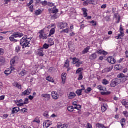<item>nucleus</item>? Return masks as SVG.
<instances>
[{
    "instance_id": "obj_44",
    "label": "nucleus",
    "mask_w": 128,
    "mask_h": 128,
    "mask_svg": "<svg viewBox=\"0 0 128 128\" xmlns=\"http://www.w3.org/2000/svg\"><path fill=\"white\" fill-rule=\"evenodd\" d=\"M74 108L75 110H80V108H82V106H80V105H77V106L74 107Z\"/></svg>"
},
{
    "instance_id": "obj_33",
    "label": "nucleus",
    "mask_w": 128,
    "mask_h": 128,
    "mask_svg": "<svg viewBox=\"0 0 128 128\" xmlns=\"http://www.w3.org/2000/svg\"><path fill=\"white\" fill-rule=\"evenodd\" d=\"M126 76L124 74H120L118 76V78H126Z\"/></svg>"
},
{
    "instance_id": "obj_43",
    "label": "nucleus",
    "mask_w": 128,
    "mask_h": 128,
    "mask_svg": "<svg viewBox=\"0 0 128 128\" xmlns=\"http://www.w3.org/2000/svg\"><path fill=\"white\" fill-rule=\"evenodd\" d=\"M4 50L2 48H0V56H4Z\"/></svg>"
},
{
    "instance_id": "obj_46",
    "label": "nucleus",
    "mask_w": 128,
    "mask_h": 128,
    "mask_svg": "<svg viewBox=\"0 0 128 128\" xmlns=\"http://www.w3.org/2000/svg\"><path fill=\"white\" fill-rule=\"evenodd\" d=\"M42 14V10H36V16H40Z\"/></svg>"
},
{
    "instance_id": "obj_6",
    "label": "nucleus",
    "mask_w": 128,
    "mask_h": 128,
    "mask_svg": "<svg viewBox=\"0 0 128 128\" xmlns=\"http://www.w3.org/2000/svg\"><path fill=\"white\" fill-rule=\"evenodd\" d=\"M52 96L53 100H58V98H60V95H58V92L54 91L52 92Z\"/></svg>"
},
{
    "instance_id": "obj_8",
    "label": "nucleus",
    "mask_w": 128,
    "mask_h": 128,
    "mask_svg": "<svg viewBox=\"0 0 128 128\" xmlns=\"http://www.w3.org/2000/svg\"><path fill=\"white\" fill-rule=\"evenodd\" d=\"M42 98H44V100L48 102L50 100V94H43L42 95Z\"/></svg>"
},
{
    "instance_id": "obj_57",
    "label": "nucleus",
    "mask_w": 128,
    "mask_h": 128,
    "mask_svg": "<svg viewBox=\"0 0 128 128\" xmlns=\"http://www.w3.org/2000/svg\"><path fill=\"white\" fill-rule=\"evenodd\" d=\"M91 24H92V26H96V22L92 20V22H90Z\"/></svg>"
},
{
    "instance_id": "obj_61",
    "label": "nucleus",
    "mask_w": 128,
    "mask_h": 128,
    "mask_svg": "<svg viewBox=\"0 0 128 128\" xmlns=\"http://www.w3.org/2000/svg\"><path fill=\"white\" fill-rule=\"evenodd\" d=\"M87 126H88V128H92V126L90 123H88L87 124Z\"/></svg>"
},
{
    "instance_id": "obj_3",
    "label": "nucleus",
    "mask_w": 128,
    "mask_h": 128,
    "mask_svg": "<svg viewBox=\"0 0 128 128\" xmlns=\"http://www.w3.org/2000/svg\"><path fill=\"white\" fill-rule=\"evenodd\" d=\"M18 58L14 57L10 60V69L11 72H14L16 70V68H14V64H18Z\"/></svg>"
},
{
    "instance_id": "obj_63",
    "label": "nucleus",
    "mask_w": 128,
    "mask_h": 128,
    "mask_svg": "<svg viewBox=\"0 0 128 128\" xmlns=\"http://www.w3.org/2000/svg\"><path fill=\"white\" fill-rule=\"evenodd\" d=\"M47 4H48V2H46V1H44V2H42V4L43 6H46Z\"/></svg>"
},
{
    "instance_id": "obj_2",
    "label": "nucleus",
    "mask_w": 128,
    "mask_h": 128,
    "mask_svg": "<svg viewBox=\"0 0 128 128\" xmlns=\"http://www.w3.org/2000/svg\"><path fill=\"white\" fill-rule=\"evenodd\" d=\"M22 36H24V34H19L18 32H16L14 34H12V36L10 37L9 38L11 42H18V40L14 38H22Z\"/></svg>"
},
{
    "instance_id": "obj_21",
    "label": "nucleus",
    "mask_w": 128,
    "mask_h": 128,
    "mask_svg": "<svg viewBox=\"0 0 128 128\" xmlns=\"http://www.w3.org/2000/svg\"><path fill=\"white\" fill-rule=\"evenodd\" d=\"M90 50V46H88L87 48H85L84 50L82 52V54H88Z\"/></svg>"
},
{
    "instance_id": "obj_4",
    "label": "nucleus",
    "mask_w": 128,
    "mask_h": 128,
    "mask_svg": "<svg viewBox=\"0 0 128 128\" xmlns=\"http://www.w3.org/2000/svg\"><path fill=\"white\" fill-rule=\"evenodd\" d=\"M120 80L118 78L114 79L111 82L110 86L112 88H116V86H118L120 84Z\"/></svg>"
},
{
    "instance_id": "obj_50",
    "label": "nucleus",
    "mask_w": 128,
    "mask_h": 128,
    "mask_svg": "<svg viewBox=\"0 0 128 128\" xmlns=\"http://www.w3.org/2000/svg\"><path fill=\"white\" fill-rule=\"evenodd\" d=\"M68 128V124H62V128Z\"/></svg>"
},
{
    "instance_id": "obj_62",
    "label": "nucleus",
    "mask_w": 128,
    "mask_h": 128,
    "mask_svg": "<svg viewBox=\"0 0 128 128\" xmlns=\"http://www.w3.org/2000/svg\"><path fill=\"white\" fill-rule=\"evenodd\" d=\"M52 18H54V20H56L57 17H56V14H54L52 16Z\"/></svg>"
},
{
    "instance_id": "obj_24",
    "label": "nucleus",
    "mask_w": 128,
    "mask_h": 128,
    "mask_svg": "<svg viewBox=\"0 0 128 128\" xmlns=\"http://www.w3.org/2000/svg\"><path fill=\"white\" fill-rule=\"evenodd\" d=\"M20 112V108H14L12 111V114H18V112Z\"/></svg>"
},
{
    "instance_id": "obj_56",
    "label": "nucleus",
    "mask_w": 128,
    "mask_h": 128,
    "mask_svg": "<svg viewBox=\"0 0 128 128\" xmlns=\"http://www.w3.org/2000/svg\"><path fill=\"white\" fill-rule=\"evenodd\" d=\"M82 78H83L82 74H80L79 76V78H78V80H82Z\"/></svg>"
},
{
    "instance_id": "obj_17",
    "label": "nucleus",
    "mask_w": 128,
    "mask_h": 128,
    "mask_svg": "<svg viewBox=\"0 0 128 128\" xmlns=\"http://www.w3.org/2000/svg\"><path fill=\"white\" fill-rule=\"evenodd\" d=\"M62 82L64 84L66 82V74L62 73Z\"/></svg>"
},
{
    "instance_id": "obj_14",
    "label": "nucleus",
    "mask_w": 128,
    "mask_h": 128,
    "mask_svg": "<svg viewBox=\"0 0 128 128\" xmlns=\"http://www.w3.org/2000/svg\"><path fill=\"white\" fill-rule=\"evenodd\" d=\"M97 54H103V56H108V52L102 50H97Z\"/></svg>"
},
{
    "instance_id": "obj_40",
    "label": "nucleus",
    "mask_w": 128,
    "mask_h": 128,
    "mask_svg": "<svg viewBox=\"0 0 128 128\" xmlns=\"http://www.w3.org/2000/svg\"><path fill=\"white\" fill-rule=\"evenodd\" d=\"M76 64V66H77V68H80V66H82V62L79 61Z\"/></svg>"
},
{
    "instance_id": "obj_42",
    "label": "nucleus",
    "mask_w": 128,
    "mask_h": 128,
    "mask_svg": "<svg viewBox=\"0 0 128 128\" xmlns=\"http://www.w3.org/2000/svg\"><path fill=\"white\" fill-rule=\"evenodd\" d=\"M102 82L103 84H104V86H106V84H108V80H104Z\"/></svg>"
},
{
    "instance_id": "obj_31",
    "label": "nucleus",
    "mask_w": 128,
    "mask_h": 128,
    "mask_svg": "<svg viewBox=\"0 0 128 128\" xmlns=\"http://www.w3.org/2000/svg\"><path fill=\"white\" fill-rule=\"evenodd\" d=\"M72 60H73V62L74 64H76V63L80 61V60H78V58H73Z\"/></svg>"
},
{
    "instance_id": "obj_34",
    "label": "nucleus",
    "mask_w": 128,
    "mask_h": 128,
    "mask_svg": "<svg viewBox=\"0 0 128 128\" xmlns=\"http://www.w3.org/2000/svg\"><path fill=\"white\" fill-rule=\"evenodd\" d=\"M110 92H102L101 94L102 96H108V94H110Z\"/></svg>"
},
{
    "instance_id": "obj_11",
    "label": "nucleus",
    "mask_w": 128,
    "mask_h": 128,
    "mask_svg": "<svg viewBox=\"0 0 128 128\" xmlns=\"http://www.w3.org/2000/svg\"><path fill=\"white\" fill-rule=\"evenodd\" d=\"M94 0H86L85 1L84 3L83 4L84 6H88V4H94Z\"/></svg>"
},
{
    "instance_id": "obj_10",
    "label": "nucleus",
    "mask_w": 128,
    "mask_h": 128,
    "mask_svg": "<svg viewBox=\"0 0 128 128\" xmlns=\"http://www.w3.org/2000/svg\"><path fill=\"white\" fill-rule=\"evenodd\" d=\"M44 128H50V126H52V122L50 120H46L45 122L44 123Z\"/></svg>"
},
{
    "instance_id": "obj_53",
    "label": "nucleus",
    "mask_w": 128,
    "mask_h": 128,
    "mask_svg": "<svg viewBox=\"0 0 128 128\" xmlns=\"http://www.w3.org/2000/svg\"><path fill=\"white\" fill-rule=\"evenodd\" d=\"M57 126L58 128H62V123H58L57 124Z\"/></svg>"
},
{
    "instance_id": "obj_15",
    "label": "nucleus",
    "mask_w": 128,
    "mask_h": 128,
    "mask_svg": "<svg viewBox=\"0 0 128 128\" xmlns=\"http://www.w3.org/2000/svg\"><path fill=\"white\" fill-rule=\"evenodd\" d=\"M76 93L70 92L69 94L68 99L69 100H72V98H74L76 97Z\"/></svg>"
},
{
    "instance_id": "obj_22",
    "label": "nucleus",
    "mask_w": 128,
    "mask_h": 128,
    "mask_svg": "<svg viewBox=\"0 0 128 128\" xmlns=\"http://www.w3.org/2000/svg\"><path fill=\"white\" fill-rule=\"evenodd\" d=\"M49 12H52V14H56L58 12V10L54 7L52 9H49Z\"/></svg>"
},
{
    "instance_id": "obj_7",
    "label": "nucleus",
    "mask_w": 128,
    "mask_h": 128,
    "mask_svg": "<svg viewBox=\"0 0 128 128\" xmlns=\"http://www.w3.org/2000/svg\"><path fill=\"white\" fill-rule=\"evenodd\" d=\"M40 40H46V38H48V36H46V34H44V32L41 31L40 32Z\"/></svg>"
},
{
    "instance_id": "obj_16",
    "label": "nucleus",
    "mask_w": 128,
    "mask_h": 128,
    "mask_svg": "<svg viewBox=\"0 0 128 128\" xmlns=\"http://www.w3.org/2000/svg\"><path fill=\"white\" fill-rule=\"evenodd\" d=\"M98 56L96 55V54L94 53L90 56V60H96Z\"/></svg>"
},
{
    "instance_id": "obj_49",
    "label": "nucleus",
    "mask_w": 128,
    "mask_h": 128,
    "mask_svg": "<svg viewBox=\"0 0 128 128\" xmlns=\"http://www.w3.org/2000/svg\"><path fill=\"white\" fill-rule=\"evenodd\" d=\"M4 74H6V76H10V74L12 73L10 72V71L6 70L4 72Z\"/></svg>"
},
{
    "instance_id": "obj_5",
    "label": "nucleus",
    "mask_w": 128,
    "mask_h": 128,
    "mask_svg": "<svg viewBox=\"0 0 128 128\" xmlns=\"http://www.w3.org/2000/svg\"><path fill=\"white\" fill-rule=\"evenodd\" d=\"M120 34L118 36L116 37V38L117 40H120L122 38H124V28H122V25L120 26Z\"/></svg>"
},
{
    "instance_id": "obj_27",
    "label": "nucleus",
    "mask_w": 128,
    "mask_h": 128,
    "mask_svg": "<svg viewBox=\"0 0 128 128\" xmlns=\"http://www.w3.org/2000/svg\"><path fill=\"white\" fill-rule=\"evenodd\" d=\"M46 80L50 82H54V79L50 77V76L47 77L46 78Z\"/></svg>"
},
{
    "instance_id": "obj_13",
    "label": "nucleus",
    "mask_w": 128,
    "mask_h": 128,
    "mask_svg": "<svg viewBox=\"0 0 128 128\" xmlns=\"http://www.w3.org/2000/svg\"><path fill=\"white\" fill-rule=\"evenodd\" d=\"M59 26L60 30H63V28H66L68 26V24L66 23L61 22L59 24Z\"/></svg>"
},
{
    "instance_id": "obj_47",
    "label": "nucleus",
    "mask_w": 128,
    "mask_h": 128,
    "mask_svg": "<svg viewBox=\"0 0 128 128\" xmlns=\"http://www.w3.org/2000/svg\"><path fill=\"white\" fill-rule=\"evenodd\" d=\"M123 114H124L126 118H128V112L127 111L124 112Z\"/></svg>"
},
{
    "instance_id": "obj_45",
    "label": "nucleus",
    "mask_w": 128,
    "mask_h": 128,
    "mask_svg": "<svg viewBox=\"0 0 128 128\" xmlns=\"http://www.w3.org/2000/svg\"><path fill=\"white\" fill-rule=\"evenodd\" d=\"M44 116H45V118H48L50 116L48 115V112H45L44 114Z\"/></svg>"
},
{
    "instance_id": "obj_28",
    "label": "nucleus",
    "mask_w": 128,
    "mask_h": 128,
    "mask_svg": "<svg viewBox=\"0 0 128 128\" xmlns=\"http://www.w3.org/2000/svg\"><path fill=\"white\" fill-rule=\"evenodd\" d=\"M120 122L122 124V128H124L125 124H126V119L124 118H122Z\"/></svg>"
},
{
    "instance_id": "obj_60",
    "label": "nucleus",
    "mask_w": 128,
    "mask_h": 128,
    "mask_svg": "<svg viewBox=\"0 0 128 128\" xmlns=\"http://www.w3.org/2000/svg\"><path fill=\"white\" fill-rule=\"evenodd\" d=\"M63 32H66V34H68V29H65L62 31Z\"/></svg>"
},
{
    "instance_id": "obj_55",
    "label": "nucleus",
    "mask_w": 128,
    "mask_h": 128,
    "mask_svg": "<svg viewBox=\"0 0 128 128\" xmlns=\"http://www.w3.org/2000/svg\"><path fill=\"white\" fill-rule=\"evenodd\" d=\"M20 46H17L16 48V52H20Z\"/></svg>"
},
{
    "instance_id": "obj_39",
    "label": "nucleus",
    "mask_w": 128,
    "mask_h": 128,
    "mask_svg": "<svg viewBox=\"0 0 128 128\" xmlns=\"http://www.w3.org/2000/svg\"><path fill=\"white\" fill-rule=\"evenodd\" d=\"M68 110L69 112H73L74 110V108L72 106H68Z\"/></svg>"
},
{
    "instance_id": "obj_54",
    "label": "nucleus",
    "mask_w": 128,
    "mask_h": 128,
    "mask_svg": "<svg viewBox=\"0 0 128 128\" xmlns=\"http://www.w3.org/2000/svg\"><path fill=\"white\" fill-rule=\"evenodd\" d=\"M4 2H5L4 4L6 6V4H8V2H10V0H4Z\"/></svg>"
},
{
    "instance_id": "obj_23",
    "label": "nucleus",
    "mask_w": 128,
    "mask_h": 128,
    "mask_svg": "<svg viewBox=\"0 0 128 128\" xmlns=\"http://www.w3.org/2000/svg\"><path fill=\"white\" fill-rule=\"evenodd\" d=\"M14 86H15L16 88H18L19 90H21L22 88V85H20V84L15 82L13 84Z\"/></svg>"
},
{
    "instance_id": "obj_9",
    "label": "nucleus",
    "mask_w": 128,
    "mask_h": 128,
    "mask_svg": "<svg viewBox=\"0 0 128 128\" xmlns=\"http://www.w3.org/2000/svg\"><path fill=\"white\" fill-rule=\"evenodd\" d=\"M107 61L110 64H116V60H115L114 58L112 56L108 57L107 58Z\"/></svg>"
},
{
    "instance_id": "obj_35",
    "label": "nucleus",
    "mask_w": 128,
    "mask_h": 128,
    "mask_svg": "<svg viewBox=\"0 0 128 128\" xmlns=\"http://www.w3.org/2000/svg\"><path fill=\"white\" fill-rule=\"evenodd\" d=\"M82 11L84 12V18L88 17V12H86V9H82Z\"/></svg>"
},
{
    "instance_id": "obj_51",
    "label": "nucleus",
    "mask_w": 128,
    "mask_h": 128,
    "mask_svg": "<svg viewBox=\"0 0 128 128\" xmlns=\"http://www.w3.org/2000/svg\"><path fill=\"white\" fill-rule=\"evenodd\" d=\"M128 104V103H127L125 101V100H123L122 101V106H126Z\"/></svg>"
},
{
    "instance_id": "obj_64",
    "label": "nucleus",
    "mask_w": 128,
    "mask_h": 128,
    "mask_svg": "<svg viewBox=\"0 0 128 128\" xmlns=\"http://www.w3.org/2000/svg\"><path fill=\"white\" fill-rule=\"evenodd\" d=\"M81 88H82V89H81V90L82 92L83 90H86V88H84V86L82 85L81 86Z\"/></svg>"
},
{
    "instance_id": "obj_59",
    "label": "nucleus",
    "mask_w": 128,
    "mask_h": 128,
    "mask_svg": "<svg viewBox=\"0 0 128 128\" xmlns=\"http://www.w3.org/2000/svg\"><path fill=\"white\" fill-rule=\"evenodd\" d=\"M34 96H30L28 97L29 100H34Z\"/></svg>"
},
{
    "instance_id": "obj_20",
    "label": "nucleus",
    "mask_w": 128,
    "mask_h": 128,
    "mask_svg": "<svg viewBox=\"0 0 128 128\" xmlns=\"http://www.w3.org/2000/svg\"><path fill=\"white\" fill-rule=\"evenodd\" d=\"M28 74V72L26 70H22L21 72L19 74V76L21 77L24 76H26Z\"/></svg>"
},
{
    "instance_id": "obj_18",
    "label": "nucleus",
    "mask_w": 128,
    "mask_h": 128,
    "mask_svg": "<svg viewBox=\"0 0 128 128\" xmlns=\"http://www.w3.org/2000/svg\"><path fill=\"white\" fill-rule=\"evenodd\" d=\"M43 49H40L38 50V55L39 56H44V50H42Z\"/></svg>"
},
{
    "instance_id": "obj_32",
    "label": "nucleus",
    "mask_w": 128,
    "mask_h": 128,
    "mask_svg": "<svg viewBox=\"0 0 128 128\" xmlns=\"http://www.w3.org/2000/svg\"><path fill=\"white\" fill-rule=\"evenodd\" d=\"M82 91L81 90H77V91L76 92V94H78V96H82Z\"/></svg>"
},
{
    "instance_id": "obj_52",
    "label": "nucleus",
    "mask_w": 128,
    "mask_h": 128,
    "mask_svg": "<svg viewBox=\"0 0 128 128\" xmlns=\"http://www.w3.org/2000/svg\"><path fill=\"white\" fill-rule=\"evenodd\" d=\"M28 104V98H25L24 102V104Z\"/></svg>"
},
{
    "instance_id": "obj_58",
    "label": "nucleus",
    "mask_w": 128,
    "mask_h": 128,
    "mask_svg": "<svg viewBox=\"0 0 128 128\" xmlns=\"http://www.w3.org/2000/svg\"><path fill=\"white\" fill-rule=\"evenodd\" d=\"M30 12H34V6H30Z\"/></svg>"
},
{
    "instance_id": "obj_36",
    "label": "nucleus",
    "mask_w": 128,
    "mask_h": 128,
    "mask_svg": "<svg viewBox=\"0 0 128 128\" xmlns=\"http://www.w3.org/2000/svg\"><path fill=\"white\" fill-rule=\"evenodd\" d=\"M96 127L99 128H104V125L98 123L96 124Z\"/></svg>"
},
{
    "instance_id": "obj_19",
    "label": "nucleus",
    "mask_w": 128,
    "mask_h": 128,
    "mask_svg": "<svg viewBox=\"0 0 128 128\" xmlns=\"http://www.w3.org/2000/svg\"><path fill=\"white\" fill-rule=\"evenodd\" d=\"M97 88L99 90H100L101 92H106V88L104 86H99L97 87Z\"/></svg>"
},
{
    "instance_id": "obj_38",
    "label": "nucleus",
    "mask_w": 128,
    "mask_h": 128,
    "mask_svg": "<svg viewBox=\"0 0 128 128\" xmlns=\"http://www.w3.org/2000/svg\"><path fill=\"white\" fill-rule=\"evenodd\" d=\"M48 48H50V46H48V44H46L44 45L43 48H42V49L44 50V48L45 50H48Z\"/></svg>"
},
{
    "instance_id": "obj_29",
    "label": "nucleus",
    "mask_w": 128,
    "mask_h": 128,
    "mask_svg": "<svg viewBox=\"0 0 128 128\" xmlns=\"http://www.w3.org/2000/svg\"><path fill=\"white\" fill-rule=\"evenodd\" d=\"M54 32H56V30L54 28H52L50 31V34L48 36H52V34H54Z\"/></svg>"
},
{
    "instance_id": "obj_1",
    "label": "nucleus",
    "mask_w": 128,
    "mask_h": 128,
    "mask_svg": "<svg viewBox=\"0 0 128 128\" xmlns=\"http://www.w3.org/2000/svg\"><path fill=\"white\" fill-rule=\"evenodd\" d=\"M30 40H32V38H28L26 36L23 38L21 39L20 44L22 46V48H30Z\"/></svg>"
},
{
    "instance_id": "obj_26",
    "label": "nucleus",
    "mask_w": 128,
    "mask_h": 128,
    "mask_svg": "<svg viewBox=\"0 0 128 128\" xmlns=\"http://www.w3.org/2000/svg\"><path fill=\"white\" fill-rule=\"evenodd\" d=\"M114 68V66H111L109 68H106L104 69L105 72H111V70H112V69Z\"/></svg>"
},
{
    "instance_id": "obj_30",
    "label": "nucleus",
    "mask_w": 128,
    "mask_h": 128,
    "mask_svg": "<svg viewBox=\"0 0 128 128\" xmlns=\"http://www.w3.org/2000/svg\"><path fill=\"white\" fill-rule=\"evenodd\" d=\"M64 66L65 68H68L70 66V61L68 60H66L65 64H64Z\"/></svg>"
},
{
    "instance_id": "obj_41",
    "label": "nucleus",
    "mask_w": 128,
    "mask_h": 128,
    "mask_svg": "<svg viewBox=\"0 0 128 128\" xmlns=\"http://www.w3.org/2000/svg\"><path fill=\"white\" fill-rule=\"evenodd\" d=\"M0 62H6V58L3 56H0Z\"/></svg>"
},
{
    "instance_id": "obj_25",
    "label": "nucleus",
    "mask_w": 128,
    "mask_h": 128,
    "mask_svg": "<svg viewBox=\"0 0 128 128\" xmlns=\"http://www.w3.org/2000/svg\"><path fill=\"white\" fill-rule=\"evenodd\" d=\"M106 110H108V105L106 104H105L102 106V111L103 112H106Z\"/></svg>"
},
{
    "instance_id": "obj_37",
    "label": "nucleus",
    "mask_w": 128,
    "mask_h": 128,
    "mask_svg": "<svg viewBox=\"0 0 128 128\" xmlns=\"http://www.w3.org/2000/svg\"><path fill=\"white\" fill-rule=\"evenodd\" d=\"M92 90L91 88H88L87 90H85L86 94H88V92H90Z\"/></svg>"
},
{
    "instance_id": "obj_12",
    "label": "nucleus",
    "mask_w": 128,
    "mask_h": 128,
    "mask_svg": "<svg viewBox=\"0 0 128 128\" xmlns=\"http://www.w3.org/2000/svg\"><path fill=\"white\" fill-rule=\"evenodd\" d=\"M32 94V90L28 89L22 93V96H30Z\"/></svg>"
},
{
    "instance_id": "obj_48",
    "label": "nucleus",
    "mask_w": 128,
    "mask_h": 128,
    "mask_svg": "<svg viewBox=\"0 0 128 128\" xmlns=\"http://www.w3.org/2000/svg\"><path fill=\"white\" fill-rule=\"evenodd\" d=\"M82 70H84V69L80 68L76 70V74H80V72H81Z\"/></svg>"
}]
</instances>
